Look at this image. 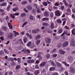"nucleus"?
I'll return each mask as SVG.
<instances>
[{
  "mask_svg": "<svg viewBox=\"0 0 75 75\" xmlns=\"http://www.w3.org/2000/svg\"><path fill=\"white\" fill-rule=\"evenodd\" d=\"M4 51L6 54H8V50H6V49H4Z\"/></svg>",
  "mask_w": 75,
  "mask_h": 75,
  "instance_id": "052dcab7",
  "label": "nucleus"
},
{
  "mask_svg": "<svg viewBox=\"0 0 75 75\" xmlns=\"http://www.w3.org/2000/svg\"><path fill=\"white\" fill-rule=\"evenodd\" d=\"M71 17L72 18H73V19H75V16L74 14H72L71 15Z\"/></svg>",
  "mask_w": 75,
  "mask_h": 75,
  "instance_id": "680f3d73",
  "label": "nucleus"
},
{
  "mask_svg": "<svg viewBox=\"0 0 75 75\" xmlns=\"http://www.w3.org/2000/svg\"><path fill=\"white\" fill-rule=\"evenodd\" d=\"M60 8L62 10H64V8H65V6H60Z\"/></svg>",
  "mask_w": 75,
  "mask_h": 75,
  "instance_id": "8fccbe9b",
  "label": "nucleus"
},
{
  "mask_svg": "<svg viewBox=\"0 0 75 75\" xmlns=\"http://www.w3.org/2000/svg\"><path fill=\"white\" fill-rule=\"evenodd\" d=\"M43 26H46V27H47L48 25V24L46 23H43Z\"/></svg>",
  "mask_w": 75,
  "mask_h": 75,
  "instance_id": "ea45409f",
  "label": "nucleus"
},
{
  "mask_svg": "<svg viewBox=\"0 0 75 75\" xmlns=\"http://www.w3.org/2000/svg\"><path fill=\"white\" fill-rule=\"evenodd\" d=\"M13 33H14V34H15V35H16L15 37L17 36V35H19V33H18L16 32L15 31H13Z\"/></svg>",
  "mask_w": 75,
  "mask_h": 75,
  "instance_id": "2f4dec72",
  "label": "nucleus"
},
{
  "mask_svg": "<svg viewBox=\"0 0 75 75\" xmlns=\"http://www.w3.org/2000/svg\"><path fill=\"white\" fill-rule=\"evenodd\" d=\"M5 19L6 20V21L7 22H8V19H9V18L8 17V16H7L6 17V18H5Z\"/></svg>",
  "mask_w": 75,
  "mask_h": 75,
  "instance_id": "09e8293b",
  "label": "nucleus"
},
{
  "mask_svg": "<svg viewBox=\"0 0 75 75\" xmlns=\"http://www.w3.org/2000/svg\"><path fill=\"white\" fill-rule=\"evenodd\" d=\"M40 73V70L38 69L35 71L34 72V74L35 75H38Z\"/></svg>",
  "mask_w": 75,
  "mask_h": 75,
  "instance_id": "39448f33",
  "label": "nucleus"
},
{
  "mask_svg": "<svg viewBox=\"0 0 75 75\" xmlns=\"http://www.w3.org/2000/svg\"><path fill=\"white\" fill-rule=\"evenodd\" d=\"M68 11L70 12V13H71V10L69 8H68L67 9V12H68Z\"/></svg>",
  "mask_w": 75,
  "mask_h": 75,
  "instance_id": "13d9d810",
  "label": "nucleus"
},
{
  "mask_svg": "<svg viewBox=\"0 0 75 75\" xmlns=\"http://www.w3.org/2000/svg\"><path fill=\"white\" fill-rule=\"evenodd\" d=\"M50 16L51 17H52V18L54 17V13H53V12H51L50 14Z\"/></svg>",
  "mask_w": 75,
  "mask_h": 75,
  "instance_id": "e433bc0d",
  "label": "nucleus"
},
{
  "mask_svg": "<svg viewBox=\"0 0 75 75\" xmlns=\"http://www.w3.org/2000/svg\"><path fill=\"white\" fill-rule=\"evenodd\" d=\"M44 16L45 17H48L49 16V15L48 14V13L47 12V11H45L44 13Z\"/></svg>",
  "mask_w": 75,
  "mask_h": 75,
  "instance_id": "4be33fe9",
  "label": "nucleus"
},
{
  "mask_svg": "<svg viewBox=\"0 0 75 75\" xmlns=\"http://www.w3.org/2000/svg\"><path fill=\"white\" fill-rule=\"evenodd\" d=\"M11 16L13 18H15V16H14L12 14H11Z\"/></svg>",
  "mask_w": 75,
  "mask_h": 75,
  "instance_id": "0e129e2a",
  "label": "nucleus"
},
{
  "mask_svg": "<svg viewBox=\"0 0 75 75\" xmlns=\"http://www.w3.org/2000/svg\"><path fill=\"white\" fill-rule=\"evenodd\" d=\"M4 35V32L3 31H1V30L0 29V35Z\"/></svg>",
  "mask_w": 75,
  "mask_h": 75,
  "instance_id": "5701e85b",
  "label": "nucleus"
},
{
  "mask_svg": "<svg viewBox=\"0 0 75 75\" xmlns=\"http://www.w3.org/2000/svg\"><path fill=\"white\" fill-rule=\"evenodd\" d=\"M4 51L3 50H0V55H4Z\"/></svg>",
  "mask_w": 75,
  "mask_h": 75,
  "instance_id": "393cba45",
  "label": "nucleus"
},
{
  "mask_svg": "<svg viewBox=\"0 0 75 75\" xmlns=\"http://www.w3.org/2000/svg\"><path fill=\"white\" fill-rule=\"evenodd\" d=\"M19 8H18V7H15L14 8H13V11H14L15 12H16V10H18Z\"/></svg>",
  "mask_w": 75,
  "mask_h": 75,
  "instance_id": "c85d7f7f",
  "label": "nucleus"
},
{
  "mask_svg": "<svg viewBox=\"0 0 75 75\" xmlns=\"http://www.w3.org/2000/svg\"><path fill=\"white\" fill-rule=\"evenodd\" d=\"M45 41L47 44H51V39L49 38H47L45 39Z\"/></svg>",
  "mask_w": 75,
  "mask_h": 75,
  "instance_id": "f257e3e1",
  "label": "nucleus"
},
{
  "mask_svg": "<svg viewBox=\"0 0 75 75\" xmlns=\"http://www.w3.org/2000/svg\"><path fill=\"white\" fill-rule=\"evenodd\" d=\"M27 24V22H26L24 23L22 25V27L23 28L24 27V26L25 25H26V24Z\"/></svg>",
  "mask_w": 75,
  "mask_h": 75,
  "instance_id": "37998d69",
  "label": "nucleus"
},
{
  "mask_svg": "<svg viewBox=\"0 0 75 75\" xmlns=\"http://www.w3.org/2000/svg\"><path fill=\"white\" fill-rule=\"evenodd\" d=\"M43 4L45 6H47V5H48V3H47V2H43Z\"/></svg>",
  "mask_w": 75,
  "mask_h": 75,
  "instance_id": "79ce46f5",
  "label": "nucleus"
},
{
  "mask_svg": "<svg viewBox=\"0 0 75 75\" xmlns=\"http://www.w3.org/2000/svg\"><path fill=\"white\" fill-rule=\"evenodd\" d=\"M29 18L30 20H34V17H33V16L32 15H30L29 16Z\"/></svg>",
  "mask_w": 75,
  "mask_h": 75,
  "instance_id": "a878e982",
  "label": "nucleus"
},
{
  "mask_svg": "<svg viewBox=\"0 0 75 75\" xmlns=\"http://www.w3.org/2000/svg\"><path fill=\"white\" fill-rule=\"evenodd\" d=\"M66 31H64L63 33L61 35V37H63L64 35L65 34H66Z\"/></svg>",
  "mask_w": 75,
  "mask_h": 75,
  "instance_id": "c03bdc74",
  "label": "nucleus"
},
{
  "mask_svg": "<svg viewBox=\"0 0 75 75\" xmlns=\"http://www.w3.org/2000/svg\"><path fill=\"white\" fill-rule=\"evenodd\" d=\"M27 62L28 64H31V63H34V60H28Z\"/></svg>",
  "mask_w": 75,
  "mask_h": 75,
  "instance_id": "4468645a",
  "label": "nucleus"
},
{
  "mask_svg": "<svg viewBox=\"0 0 75 75\" xmlns=\"http://www.w3.org/2000/svg\"><path fill=\"white\" fill-rule=\"evenodd\" d=\"M57 21L58 24H61L62 23V21L61 19H57Z\"/></svg>",
  "mask_w": 75,
  "mask_h": 75,
  "instance_id": "412c9836",
  "label": "nucleus"
},
{
  "mask_svg": "<svg viewBox=\"0 0 75 75\" xmlns=\"http://www.w3.org/2000/svg\"><path fill=\"white\" fill-rule=\"evenodd\" d=\"M55 67H51L49 69L50 71H54V70H55Z\"/></svg>",
  "mask_w": 75,
  "mask_h": 75,
  "instance_id": "6ab92c4d",
  "label": "nucleus"
},
{
  "mask_svg": "<svg viewBox=\"0 0 75 75\" xmlns=\"http://www.w3.org/2000/svg\"><path fill=\"white\" fill-rule=\"evenodd\" d=\"M25 13H21V17H25Z\"/></svg>",
  "mask_w": 75,
  "mask_h": 75,
  "instance_id": "bb28decb",
  "label": "nucleus"
},
{
  "mask_svg": "<svg viewBox=\"0 0 75 75\" xmlns=\"http://www.w3.org/2000/svg\"><path fill=\"white\" fill-rule=\"evenodd\" d=\"M56 51H57V49H54L52 51H51L50 52L51 53H55Z\"/></svg>",
  "mask_w": 75,
  "mask_h": 75,
  "instance_id": "f704fd0d",
  "label": "nucleus"
},
{
  "mask_svg": "<svg viewBox=\"0 0 75 75\" xmlns=\"http://www.w3.org/2000/svg\"><path fill=\"white\" fill-rule=\"evenodd\" d=\"M41 38V36L40 35H38L36 37V39L37 40V39H38V38Z\"/></svg>",
  "mask_w": 75,
  "mask_h": 75,
  "instance_id": "de8ad7c7",
  "label": "nucleus"
},
{
  "mask_svg": "<svg viewBox=\"0 0 75 75\" xmlns=\"http://www.w3.org/2000/svg\"><path fill=\"white\" fill-rule=\"evenodd\" d=\"M32 32L33 33H34V34H37V30L36 29L32 30Z\"/></svg>",
  "mask_w": 75,
  "mask_h": 75,
  "instance_id": "473e14b6",
  "label": "nucleus"
},
{
  "mask_svg": "<svg viewBox=\"0 0 75 75\" xmlns=\"http://www.w3.org/2000/svg\"><path fill=\"white\" fill-rule=\"evenodd\" d=\"M13 15L15 16H19V13H13Z\"/></svg>",
  "mask_w": 75,
  "mask_h": 75,
  "instance_id": "69168bd1",
  "label": "nucleus"
},
{
  "mask_svg": "<svg viewBox=\"0 0 75 75\" xmlns=\"http://www.w3.org/2000/svg\"><path fill=\"white\" fill-rule=\"evenodd\" d=\"M26 74L27 75H33V74H31L30 72H26Z\"/></svg>",
  "mask_w": 75,
  "mask_h": 75,
  "instance_id": "3c124183",
  "label": "nucleus"
},
{
  "mask_svg": "<svg viewBox=\"0 0 75 75\" xmlns=\"http://www.w3.org/2000/svg\"><path fill=\"white\" fill-rule=\"evenodd\" d=\"M46 57L47 58H49L51 57V56L49 54H47L46 55Z\"/></svg>",
  "mask_w": 75,
  "mask_h": 75,
  "instance_id": "4c0bfd02",
  "label": "nucleus"
},
{
  "mask_svg": "<svg viewBox=\"0 0 75 75\" xmlns=\"http://www.w3.org/2000/svg\"><path fill=\"white\" fill-rule=\"evenodd\" d=\"M61 46H62L61 44H60L59 43H58L57 46V48H59L61 47Z\"/></svg>",
  "mask_w": 75,
  "mask_h": 75,
  "instance_id": "a18cd8bd",
  "label": "nucleus"
},
{
  "mask_svg": "<svg viewBox=\"0 0 75 75\" xmlns=\"http://www.w3.org/2000/svg\"><path fill=\"white\" fill-rule=\"evenodd\" d=\"M23 42L24 43H26L28 42V39L26 37H24L23 39Z\"/></svg>",
  "mask_w": 75,
  "mask_h": 75,
  "instance_id": "f8f14e48",
  "label": "nucleus"
},
{
  "mask_svg": "<svg viewBox=\"0 0 75 75\" xmlns=\"http://www.w3.org/2000/svg\"><path fill=\"white\" fill-rule=\"evenodd\" d=\"M52 75H58V73L57 72H55L54 73L52 74Z\"/></svg>",
  "mask_w": 75,
  "mask_h": 75,
  "instance_id": "4d7b16f0",
  "label": "nucleus"
},
{
  "mask_svg": "<svg viewBox=\"0 0 75 75\" xmlns=\"http://www.w3.org/2000/svg\"><path fill=\"white\" fill-rule=\"evenodd\" d=\"M13 35L14 34L13 33H10L8 35V38H10V39H12Z\"/></svg>",
  "mask_w": 75,
  "mask_h": 75,
  "instance_id": "f03ea898",
  "label": "nucleus"
},
{
  "mask_svg": "<svg viewBox=\"0 0 75 75\" xmlns=\"http://www.w3.org/2000/svg\"><path fill=\"white\" fill-rule=\"evenodd\" d=\"M71 33L73 35H75V29L74 28L72 30H71Z\"/></svg>",
  "mask_w": 75,
  "mask_h": 75,
  "instance_id": "cd10ccee",
  "label": "nucleus"
},
{
  "mask_svg": "<svg viewBox=\"0 0 75 75\" xmlns=\"http://www.w3.org/2000/svg\"><path fill=\"white\" fill-rule=\"evenodd\" d=\"M37 58H39V61H41V59H42V57H41V53H39L38 54L36 57Z\"/></svg>",
  "mask_w": 75,
  "mask_h": 75,
  "instance_id": "6e6552de",
  "label": "nucleus"
},
{
  "mask_svg": "<svg viewBox=\"0 0 75 75\" xmlns=\"http://www.w3.org/2000/svg\"><path fill=\"white\" fill-rule=\"evenodd\" d=\"M27 45L28 47H29L31 45V42L30 41L27 44Z\"/></svg>",
  "mask_w": 75,
  "mask_h": 75,
  "instance_id": "72a5a7b5",
  "label": "nucleus"
},
{
  "mask_svg": "<svg viewBox=\"0 0 75 75\" xmlns=\"http://www.w3.org/2000/svg\"><path fill=\"white\" fill-rule=\"evenodd\" d=\"M47 32L48 33H53L52 30H51V29H48L47 30Z\"/></svg>",
  "mask_w": 75,
  "mask_h": 75,
  "instance_id": "7c9ffc66",
  "label": "nucleus"
},
{
  "mask_svg": "<svg viewBox=\"0 0 75 75\" xmlns=\"http://www.w3.org/2000/svg\"><path fill=\"white\" fill-rule=\"evenodd\" d=\"M27 1H23L22 2V4H23V5H25V4H27Z\"/></svg>",
  "mask_w": 75,
  "mask_h": 75,
  "instance_id": "5fc2aeb1",
  "label": "nucleus"
},
{
  "mask_svg": "<svg viewBox=\"0 0 75 75\" xmlns=\"http://www.w3.org/2000/svg\"><path fill=\"white\" fill-rule=\"evenodd\" d=\"M41 42V40H38L36 41L37 45H38L39 43Z\"/></svg>",
  "mask_w": 75,
  "mask_h": 75,
  "instance_id": "864d4df0",
  "label": "nucleus"
},
{
  "mask_svg": "<svg viewBox=\"0 0 75 75\" xmlns=\"http://www.w3.org/2000/svg\"><path fill=\"white\" fill-rule=\"evenodd\" d=\"M2 30L5 31H7V28L4 26H2L1 27Z\"/></svg>",
  "mask_w": 75,
  "mask_h": 75,
  "instance_id": "ddd939ff",
  "label": "nucleus"
},
{
  "mask_svg": "<svg viewBox=\"0 0 75 75\" xmlns=\"http://www.w3.org/2000/svg\"><path fill=\"white\" fill-rule=\"evenodd\" d=\"M63 32V30L62 29H60L58 30V33L59 34H61Z\"/></svg>",
  "mask_w": 75,
  "mask_h": 75,
  "instance_id": "b1692460",
  "label": "nucleus"
},
{
  "mask_svg": "<svg viewBox=\"0 0 75 75\" xmlns=\"http://www.w3.org/2000/svg\"><path fill=\"white\" fill-rule=\"evenodd\" d=\"M66 24V21H64L63 22L62 25L63 26L65 25V24Z\"/></svg>",
  "mask_w": 75,
  "mask_h": 75,
  "instance_id": "774afa93",
  "label": "nucleus"
},
{
  "mask_svg": "<svg viewBox=\"0 0 75 75\" xmlns=\"http://www.w3.org/2000/svg\"><path fill=\"white\" fill-rule=\"evenodd\" d=\"M59 2H56L54 4V6H59Z\"/></svg>",
  "mask_w": 75,
  "mask_h": 75,
  "instance_id": "a19ab883",
  "label": "nucleus"
},
{
  "mask_svg": "<svg viewBox=\"0 0 75 75\" xmlns=\"http://www.w3.org/2000/svg\"><path fill=\"white\" fill-rule=\"evenodd\" d=\"M27 8L28 10H29V11H31V10H32V9H33V8L32 7V6H31L30 5H28L27 6Z\"/></svg>",
  "mask_w": 75,
  "mask_h": 75,
  "instance_id": "9d476101",
  "label": "nucleus"
},
{
  "mask_svg": "<svg viewBox=\"0 0 75 75\" xmlns=\"http://www.w3.org/2000/svg\"><path fill=\"white\" fill-rule=\"evenodd\" d=\"M50 63L51 64V65L53 67H56V64H55V63H54V62H51Z\"/></svg>",
  "mask_w": 75,
  "mask_h": 75,
  "instance_id": "a211bd4d",
  "label": "nucleus"
},
{
  "mask_svg": "<svg viewBox=\"0 0 75 75\" xmlns=\"http://www.w3.org/2000/svg\"><path fill=\"white\" fill-rule=\"evenodd\" d=\"M45 64H46V62H43L42 64H40V67H44L45 65Z\"/></svg>",
  "mask_w": 75,
  "mask_h": 75,
  "instance_id": "aec40b11",
  "label": "nucleus"
},
{
  "mask_svg": "<svg viewBox=\"0 0 75 75\" xmlns=\"http://www.w3.org/2000/svg\"><path fill=\"white\" fill-rule=\"evenodd\" d=\"M17 61H18V64H20L21 62V59L20 58H18L17 59Z\"/></svg>",
  "mask_w": 75,
  "mask_h": 75,
  "instance_id": "c9c22d12",
  "label": "nucleus"
},
{
  "mask_svg": "<svg viewBox=\"0 0 75 75\" xmlns=\"http://www.w3.org/2000/svg\"><path fill=\"white\" fill-rule=\"evenodd\" d=\"M55 28V25H54V23L53 22H52L50 24V28L53 30Z\"/></svg>",
  "mask_w": 75,
  "mask_h": 75,
  "instance_id": "1a4fd4ad",
  "label": "nucleus"
},
{
  "mask_svg": "<svg viewBox=\"0 0 75 75\" xmlns=\"http://www.w3.org/2000/svg\"><path fill=\"white\" fill-rule=\"evenodd\" d=\"M13 72L11 71L9 72V75H13Z\"/></svg>",
  "mask_w": 75,
  "mask_h": 75,
  "instance_id": "bf43d9fd",
  "label": "nucleus"
},
{
  "mask_svg": "<svg viewBox=\"0 0 75 75\" xmlns=\"http://www.w3.org/2000/svg\"><path fill=\"white\" fill-rule=\"evenodd\" d=\"M6 5V3L5 2H4L2 3L1 6H5Z\"/></svg>",
  "mask_w": 75,
  "mask_h": 75,
  "instance_id": "6e6d98bb",
  "label": "nucleus"
},
{
  "mask_svg": "<svg viewBox=\"0 0 75 75\" xmlns=\"http://www.w3.org/2000/svg\"><path fill=\"white\" fill-rule=\"evenodd\" d=\"M34 44H33L31 45V46H30V48H33L35 47Z\"/></svg>",
  "mask_w": 75,
  "mask_h": 75,
  "instance_id": "338daca9",
  "label": "nucleus"
},
{
  "mask_svg": "<svg viewBox=\"0 0 75 75\" xmlns=\"http://www.w3.org/2000/svg\"><path fill=\"white\" fill-rule=\"evenodd\" d=\"M55 15L56 16H58V17H59L61 16V13H60V11L59 10L55 12Z\"/></svg>",
  "mask_w": 75,
  "mask_h": 75,
  "instance_id": "7ed1b4c3",
  "label": "nucleus"
},
{
  "mask_svg": "<svg viewBox=\"0 0 75 75\" xmlns=\"http://www.w3.org/2000/svg\"><path fill=\"white\" fill-rule=\"evenodd\" d=\"M36 11L37 13H40L41 12V11H40V9H39V8H38V9Z\"/></svg>",
  "mask_w": 75,
  "mask_h": 75,
  "instance_id": "49530a36",
  "label": "nucleus"
},
{
  "mask_svg": "<svg viewBox=\"0 0 75 75\" xmlns=\"http://www.w3.org/2000/svg\"><path fill=\"white\" fill-rule=\"evenodd\" d=\"M68 42L67 41H65V42H64L63 43V44H62V47H66L67 46V45H68Z\"/></svg>",
  "mask_w": 75,
  "mask_h": 75,
  "instance_id": "20e7f679",
  "label": "nucleus"
},
{
  "mask_svg": "<svg viewBox=\"0 0 75 75\" xmlns=\"http://www.w3.org/2000/svg\"><path fill=\"white\" fill-rule=\"evenodd\" d=\"M42 21H48L49 20V18H44L42 19Z\"/></svg>",
  "mask_w": 75,
  "mask_h": 75,
  "instance_id": "f3484780",
  "label": "nucleus"
},
{
  "mask_svg": "<svg viewBox=\"0 0 75 75\" xmlns=\"http://www.w3.org/2000/svg\"><path fill=\"white\" fill-rule=\"evenodd\" d=\"M70 71L71 73H75V69L74 67H71L70 68Z\"/></svg>",
  "mask_w": 75,
  "mask_h": 75,
  "instance_id": "423d86ee",
  "label": "nucleus"
},
{
  "mask_svg": "<svg viewBox=\"0 0 75 75\" xmlns=\"http://www.w3.org/2000/svg\"><path fill=\"white\" fill-rule=\"evenodd\" d=\"M68 59L69 61H72L73 59V57L71 56H70L68 57Z\"/></svg>",
  "mask_w": 75,
  "mask_h": 75,
  "instance_id": "58836bf2",
  "label": "nucleus"
},
{
  "mask_svg": "<svg viewBox=\"0 0 75 75\" xmlns=\"http://www.w3.org/2000/svg\"><path fill=\"white\" fill-rule=\"evenodd\" d=\"M8 25L10 29L11 30L13 29V26L11 25V23L10 22H8Z\"/></svg>",
  "mask_w": 75,
  "mask_h": 75,
  "instance_id": "9b49d317",
  "label": "nucleus"
},
{
  "mask_svg": "<svg viewBox=\"0 0 75 75\" xmlns=\"http://www.w3.org/2000/svg\"><path fill=\"white\" fill-rule=\"evenodd\" d=\"M56 63L57 67H61L62 65H61V64H60V63L58 62H56Z\"/></svg>",
  "mask_w": 75,
  "mask_h": 75,
  "instance_id": "dca6fc26",
  "label": "nucleus"
},
{
  "mask_svg": "<svg viewBox=\"0 0 75 75\" xmlns=\"http://www.w3.org/2000/svg\"><path fill=\"white\" fill-rule=\"evenodd\" d=\"M59 52L60 54H62L63 55H64L65 54V52L64 51L61 50L60 49L59 51Z\"/></svg>",
  "mask_w": 75,
  "mask_h": 75,
  "instance_id": "0eeeda50",
  "label": "nucleus"
},
{
  "mask_svg": "<svg viewBox=\"0 0 75 75\" xmlns=\"http://www.w3.org/2000/svg\"><path fill=\"white\" fill-rule=\"evenodd\" d=\"M62 21H67L68 20V18H62Z\"/></svg>",
  "mask_w": 75,
  "mask_h": 75,
  "instance_id": "603ef678",
  "label": "nucleus"
},
{
  "mask_svg": "<svg viewBox=\"0 0 75 75\" xmlns=\"http://www.w3.org/2000/svg\"><path fill=\"white\" fill-rule=\"evenodd\" d=\"M20 67H21V66H20L18 65H17L16 68V70H18V69L20 68Z\"/></svg>",
  "mask_w": 75,
  "mask_h": 75,
  "instance_id": "c756f323",
  "label": "nucleus"
},
{
  "mask_svg": "<svg viewBox=\"0 0 75 75\" xmlns=\"http://www.w3.org/2000/svg\"><path fill=\"white\" fill-rule=\"evenodd\" d=\"M71 42L73 46H75V42L74 41V40L71 39Z\"/></svg>",
  "mask_w": 75,
  "mask_h": 75,
  "instance_id": "2eb2a0df",
  "label": "nucleus"
},
{
  "mask_svg": "<svg viewBox=\"0 0 75 75\" xmlns=\"http://www.w3.org/2000/svg\"><path fill=\"white\" fill-rule=\"evenodd\" d=\"M57 55H58V54H53V57H54V58H55Z\"/></svg>",
  "mask_w": 75,
  "mask_h": 75,
  "instance_id": "e2e57ef3",
  "label": "nucleus"
}]
</instances>
